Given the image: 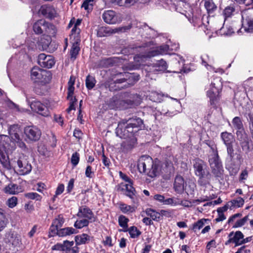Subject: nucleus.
I'll return each mask as SVG.
<instances>
[{
    "label": "nucleus",
    "instance_id": "f03ea898",
    "mask_svg": "<svg viewBox=\"0 0 253 253\" xmlns=\"http://www.w3.org/2000/svg\"><path fill=\"white\" fill-rule=\"evenodd\" d=\"M147 46H148L147 45ZM173 48H170L168 44H163L157 47H147L145 49L144 54H139L134 57V61L136 62V65H140L144 59L150 58L159 55L169 54V51L173 50Z\"/></svg>",
    "mask_w": 253,
    "mask_h": 253
},
{
    "label": "nucleus",
    "instance_id": "393cba45",
    "mask_svg": "<svg viewBox=\"0 0 253 253\" xmlns=\"http://www.w3.org/2000/svg\"><path fill=\"white\" fill-rule=\"evenodd\" d=\"M77 215L79 217H85L87 219L94 221V217L92 212L86 206H82L80 208Z\"/></svg>",
    "mask_w": 253,
    "mask_h": 253
},
{
    "label": "nucleus",
    "instance_id": "052dcab7",
    "mask_svg": "<svg viewBox=\"0 0 253 253\" xmlns=\"http://www.w3.org/2000/svg\"><path fill=\"white\" fill-rule=\"evenodd\" d=\"M221 30L223 31V34L227 36L231 35L234 32V29L231 26H227L226 27H223L221 29Z\"/></svg>",
    "mask_w": 253,
    "mask_h": 253
},
{
    "label": "nucleus",
    "instance_id": "e2e57ef3",
    "mask_svg": "<svg viewBox=\"0 0 253 253\" xmlns=\"http://www.w3.org/2000/svg\"><path fill=\"white\" fill-rule=\"evenodd\" d=\"M120 176L126 183H131L133 182L129 177L121 171L120 172Z\"/></svg>",
    "mask_w": 253,
    "mask_h": 253
},
{
    "label": "nucleus",
    "instance_id": "f3484780",
    "mask_svg": "<svg viewBox=\"0 0 253 253\" xmlns=\"http://www.w3.org/2000/svg\"><path fill=\"white\" fill-rule=\"evenodd\" d=\"M31 109L41 114V115L47 117L49 115L48 108L40 101H35L30 104Z\"/></svg>",
    "mask_w": 253,
    "mask_h": 253
},
{
    "label": "nucleus",
    "instance_id": "7c9ffc66",
    "mask_svg": "<svg viewBox=\"0 0 253 253\" xmlns=\"http://www.w3.org/2000/svg\"><path fill=\"white\" fill-rule=\"evenodd\" d=\"M76 233V230L72 227H66L62 229H59L57 233L55 232V236L58 235L59 237H64L69 236Z\"/></svg>",
    "mask_w": 253,
    "mask_h": 253
},
{
    "label": "nucleus",
    "instance_id": "4d7b16f0",
    "mask_svg": "<svg viewBox=\"0 0 253 253\" xmlns=\"http://www.w3.org/2000/svg\"><path fill=\"white\" fill-rule=\"evenodd\" d=\"M162 95L156 92H152L150 95V99L154 102H161Z\"/></svg>",
    "mask_w": 253,
    "mask_h": 253
},
{
    "label": "nucleus",
    "instance_id": "864d4df0",
    "mask_svg": "<svg viewBox=\"0 0 253 253\" xmlns=\"http://www.w3.org/2000/svg\"><path fill=\"white\" fill-rule=\"evenodd\" d=\"M25 196L32 200H36L37 201H40L42 199V197L37 193L35 192H30L25 194Z\"/></svg>",
    "mask_w": 253,
    "mask_h": 253
},
{
    "label": "nucleus",
    "instance_id": "49530a36",
    "mask_svg": "<svg viewBox=\"0 0 253 253\" xmlns=\"http://www.w3.org/2000/svg\"><path fill=\"white\" fill-rule=\"evenodd\" d=\"M127 231L128 232L130 237L132 238H137L141 234V232L135 226H131L127 228Z\"/></svg>",
    "mask_w": 253,
    "mask_h": 253
},
{
    "label": "nucleus",
    "instance_id": "b1692460",
    "mask_svg": "<svg viewBox=\"0 0 253 253\" xmlns=\"http://www.w3.org/2000/svg\"><path fill=\"white\" fill-rule=\"evenodd\" d=\"M133 127H116V134L117 136L121 138L126 139L128 137L133 135L132 128Z\"/></svg>",
    "mask_w": 253,
    "mask_h": 253
},
{
    "label": "nucleus",
    "instance_id": "1a4fd4ad",
    "mask_svg": "<svg viewBox=\"0 0 253 253\" xmlns=\"http://www.w3.org/2000/svg\"><path fill=\"white\" fill-rule=\"evenodd\" d=\"M18 169L17 170L21 175H24L29 173L32 170L31 165L28 161V157L26 156L22 155L20 156L17 161Z\"/></svg>",
    "mask_w": 253,
    "mask_h": 253
},
{
    "label": "nucleus",
    "instance_id": "a878e982",
    "mask_svg": "<svg viewBox=\"0 0 253 253\" xmlns=\"http://www.w3.org/2000/svg\"><path fill=\"white\" fill-rule=\"evenodd\" d=\"M202 63V65L205 66L207 69L210 71H213L214 72H218L219 71L222 72L221 69H215L212 67L211 64L213 63V60L210 58L209 55L207 54H204L201 56Z\"/></svg>",
    "mask_w": 253,
    "mask_h": 253
},
{
    "label": "nucleus",
    "instance_id": "09e8293b",
    "mask_svg": "<svg viewBox=\"0 0 253 253\" xmlns=\"http://www.w3.org/2000/svg\"><path fill=\"white\" fill-rule=\"evenodd\" d=\"M128 122V126H140L143 124V121L140 118L129 119Z\"/></svg>",
    "mask_w": 253,
    "mask_h": 253
},
{
    "label": "nucleus",
    "instance_id": "473e14b6",
    "mask_svg": "<svg viewBox=\"0 0 253 253\" xmlns=\"http://www.w3.org/2000/svg\"><path fill=\"white\" fill-rule=\"evenodd\" d=\"M152 67L154 68V71L164 72L167 70L168 65L165 61L161 59L153 64Z\"/></svg>",
    "mask_w": 253,
    "mask_h": 253
},
{
    "label": "nucleus",
    "instance_id": "774afa93",
    "mask_svg": "<svg viewBox=\"0 0 253 253\" xmlns=\"http://www.w3.org/2000/svg\"><path fill=\"white\" fill-rule=\"evenodd\" d=\"M138 2V0H126L123 3L126 7H130Z\"/></svg>",
    "mask_w": 253,
    "mask_h": 253
},
{
    "label": "nucleus",
    "instance_id": "c9c22d12",
    "mask_svg": "<svg viewBox=\"0 0 253 253\" xmlns=\"http://www.w3.org/2000/svg\"><path fill=\"white\" fill-rule=\"evenodd\" d=\"M221 137L226 147L233 145L234 139L231 133L226 132H222L221 133Z\"/></svg>",
    "mask_w": 253,
    "mask_h": 253
},
{
    "label": "nucleus",
    "instance_id": "79ce46f5",
    "mask_svg": "<svg viewBox=\"0 0 253 253\" xmlns=\"http://www.w3.org/2000/svg\"><path fill=\"white\" fill-rule=\"evenodd\" d=\"M146 213L148 216H149L152 220L158 221L161 219V215L160 213L155 211L149 209L146 210Z\"/></svg>",
    "mask_w": 253,
    "mask_h": 253
},
{
    "label": "nucleus",
    "instance_id": "c756f323",
    "mask_svg": "<svg viewBox=\"0 0 253 253\" xmlns=\"http://www.w3.org/2000/svg\"><path fill=\"white\" fill-rule=\"evenodd\" d=\"M74 242L73 241H65L64 252L66 253H78L79 252V248L77 245L74 246Z\"/></svg>",
    "mask_w": 253,
    "mask_h": 253
},
{
    "label": "nucleus",
    "instance_id": "aec40b11",
    "mask_svg": "<svg viewBox=\"0 0 253 253\" xmlns=\"http://www.w3.org/2000/svg\"><path fill=\"white\" fill-rule=\"evenodd\" d=\"M6 242L11 244L14 247L19 246L21 243L20 235L14 232H11L6 235Z\"/></svg>",
    "mask_w": 253,
    "mask_h": 253
},
{
    "label": "nucleus",
    "instance_id": "69168bd1",
    "mask_svg": "<svg viewBox=\"0 0 253 253\" xmlns=\"http://www.w3.org/2000/svg\"><path fill=\"white\" fill-rule=\"evenodd\" d=\"M75 180L74 178H71L68 184V186L67 187V191L68 193H70L74 188Z\"/></svg>",
    "mask_w": 253,
    "mask_h": 253
},
{
    "label": "nucleus",
    "instance_id": "a19ab883",
    "mask_svg": "<svg viewBox=\"0 0 253 253\" xmlns=\"http://www.w3.org/2000/svg\"><path fill=\"white\" fill-rule=\"evenodd\" d=\"M129 219L124 215H120L119 217L118 221L119 225L123 228V230H120V231L127 232L128 228L127 223Z\"/></svg>",
    "mask_w": 253,
    "mask_h": 253
},
{
    "label": "nucleus",
    "instance_id": "4468645a",
    "mask_svg": "<svg viewBox=\"0 0 253 253\" xmlns=\"http://www.w3.org/2000/svg\"><path fill=\"white\" fill-rule=\"evenodd\" d=\"M38 63L42 67L51 68L54 65L55 61L51 55L41 53L38 56Z\"/></svg>",
    "mask_w": 253,
    "mask_h": 253
},
{
    "label": "nucleus",
    "instance_id": "c03bdc74",
    "mask_svg": "<svg viewBox=\"0 0 253 253\" xmlns=\"http://www.w3.org/2000/svg\"><path fill=\"white\" fill-rule=\"evenodd\" d=\"M7 219L6 218L4 211L0 209V232L3 230L6 226Z\"/></svg>",
    "mask_w": 253,
    "mask_h": 253
},
{
    "label": "nucleus",
    "instance_id": "0eeeda50",
    "mask_svg": "<svg viewBox=\"0 0 253 253\" xmlns=\"http://www.w3.org/2000/svg\"><path fill=\"white\" fill-rule=\"evenodd\" d=\"M9 138L6 135H0V162L7 169L10 168V162L6 154V150L9 149L7 143Z\"/></svg>",
    "mask_w": 253,
    "mask_h": 253
},
{
    "label": "nucleus",
    "instance_id": "e433bc0d",
    "mask_svg": "<svg viewBox=\"0 0 253 253\" xmlns=\"http://www.w3.org/2000/svg\"><path fill=\"white\" fill-rule=\"evenodd\" d=\"M244 204V200L241 197H238L235 199L228 202L229 208L232 209L234 208H239L242 207Z\"/></svg>",
    "mask_w": 253,
    "mask_h": 253
},
{
    "label": "nucleus",
    "instance_id": "ddd939ff",
    "mask_svg": "<svg viewBox=\"0 0 253 253\" xmlns=\"http://www.w3.org/2000/svg\"><path fill=\"white\" fill-rule=\"evenodd\" d=\"M40 12L44 17L51 19L59 16L57 10L53 6L49 4L41 6Z\"/></svg>",
    "mask_w": 253,
    "mask_h": 253
},
{
    "label": "nucleus",
    "instance_id": "f257e3e1",
    "mask_svg": "<svg viewBox=\"0 0 253 253\" xmlns=\"http://www.w3.org/2000/svg\"><path fill=\"white\" fill-rule=\"evenodd\" d=\"M137 168L140 173H144L152 178L157 176L160 170L159 165L154 162L151 157L146 155L139 159Z\"/></svg>",
    "mask_w": 253,
    "mask_h": 253
},
{
    "label": "nucleus",
    "instance_id": "4be33fe9",
    "mask_svg": "<svg viewBox=\"0 0 253 253\" xmlns=\"http://www.w3.org/2000/svg\"><path fill=\"white\" fill-rule=\"evenodd\" d=\"M131 105V101L127 102L113 98L110 104V107L113 109H125L129 107Z\"/></svg>",
    "mask_w": 253,
    "mask_h": 253
},
{
    "label": "nucleus",
    "instance_id": "5701e85b",
    "mask_svg": "<svg viewBox=\"0 0 253 253\" xmlns=\"http://www.w3.org/2000/svg\"><path fill=\"white\" fill-rule=\"evenodd\" d=\"M228 159L234 165H239L241 163V156L240 154L235 153L233 148V145L227 146Z\"/></svg>",
    "mask_w": 253,
    "mask_h": 253
},
{
    "label": "nucleus",
    "instance_id": "412c9836",
    "mask_svg": "<svg viewBox=\"0 0 253 253\" xmlns=\"http://www.w3.org/2000/svg\"><path fill=\"white\" fill-rule=\"evenodd\" d=\"M81 23V20L80 19H78L75 23L72 20L68 26L69 28L73 26L70 37H71L72 38H74L76 41H79V37H80V33L81 31L78 26L80 25Z\"/></svg>",
    "mask_w": 253,
    "mask_h": 253
},
{
    "label": "nucleus",
    "instance_id": "72a5a7b5",
    "mask_svg": "<svg viewBox=\"0 0 253 253\" xmlns=\"http://www.w3.org/2000/svg\"><path fill=\"white\" fill-rule=\"evenodd\" d=\"M44 23L42 26V33L44 32L47 34H53L55 33V27L52 24L44 20Z\"/></svg>",
    "mask_w": 253,
    "mask_h": 253
},
{
    "label": "nucleus",
    "instance_id": "dca6fc26",
    "mask_svg": "<svg viewBox=\"0 0 253 253\" xmlns=\"http://www.w3.org/2000/svg\"><path fill=\"white\" fill-rule=\"evenodd\" d=\"M133 182L131 183H121L119 186V189L123 191L126 190V195L130 198L133 203H137V199L135 198V190L132 186Z\"/></svg>",
    "mask_w": 253,
    "mask_h": 253
},
{
    "label": "nucleus",
    "instance_id": "de8ad7c7",
    "mask_svg": "<svg viewBox=\"0 0 253 253\" xmlns=\"http://www.w3.org/2000/svg\"><path fill=\"white\" fill-rule=\"evenodd\" d=\"M96 80L95 78L91 76H87L85 80L86 86L88 89H91L95 86Z\"/></svg>",
    "mask_w": 253,
    "mask_h": 253
},
{
    "label": "nucleus",
    "instance_id": "2eb2a0df",
    "mask_svg": "<svg viewBox=\"0 0 253 253\" xmlns=\"http://www.w3.org/2000/svg\"><path fill=\"white\" fill-rule=\"evenodd\" d=\"M64 222V219L61 215H59L55 218L49 228L48 237H51L55 236V232L57 233L59 228L63 226Z\"/></svg>",
    "mask_w": 253,
    "mask_h": 253
},
{
    "label": "nucleus",
    "instance_id": "7ed1b4c3",
    "mask_svg": "<svg viewBox=\"0 0 253 253\" xmlns=\"http://www.w3.org/2000/svg\"><path fill=\"white\" fill-rule=\"evenodd\" d=\"M206 164L200 159L195 160L193 167L194 172L196 176L199 177L198 183L201 185H206L209 184L211 178V174L209 172H205Z\"/></svg>",
    "mask_w": 253,
    "mask_h": 253
},
{
    "label": "nucleus",
    "instance_id": "a18cd8bd",
    "mask_svg": "<svg viewBox=\"0 0 253 253\" xmlns=\"http://www.w3.org/2000/svg\"><path fill=\"white\" fill-rule=\"evenodd\" d=\"M44 19H40L34 24L33 30L36 34H40L42 33V26L44 23Z\"/></svg>",
    "mask_w": 253,
    "mask_h": 253
},
{
    "label": "nucleus",
    "instance_id": "6e6d98bb",
    "mask_svg": "<svg viewBox=\"0 0 253 253\" xmlns=\"http://www.w3.org/2000/svg\"><path fill=\"white\" fill-rule=\"evenodd\" d=\"M248 216H246L243 218L237 220L233 225V228H238L243 226L248 220Z\"/></svg>",
    "mask_w": 253,
    "mask_h": 253
},
{
    "label": "nucleus",
    "instance_id": "6ab92c4d",
    "mask_svg": "<svg viewBox=\"0 0 253 253\" xmlns=\"http://www.w3.org/2000/svg\"><path fill=\"white\" fill-rule=\"evenodd\" d=\"M126 140L123 141L121 144L122 150L127 153L129 151L133 149L136 144V138L134 135L128 137Z\"/></svg>",
    "mask_w": 253,
    "mask_h": 253
},
{
    "label": "nucleus",
    "instance_id": "cd10ccee",
    "mask_svg": "<svg viewBox=\"0 0 253 253\" xmlns=\"http://www.w3.org/2000/svg\"><path fill=\"white\" fill-rule=\"evenodd\" d=\"M15 128L16 127H9V129H8V133L11 136L12 139H14L15 141L17 140L16 141L17 146L22 149H24L26 148L25 144L20 140L19 134L16 132H14L15 130L13 128Z\"/></svg>",
    "mask_w": 253,
    "mask_h": 253
},
{
    "label": "nucleus",
    "instance_id": "bf43d9fd",
    "mask_svg": "<svg viewBox=\"0 0 253 253\" xmlns=\"http://www.w3.org/2000/svg\"><path fill=\"white\" fill-rule=\"evenodd\" d=\"M17 204V198L16 197L13 196L8 199L7 201V205L8 207L13 208L15 207Z\"/></svg>",
    "mask_w": 253,
    "mask_h": 253
},
{
    "label": "nucleus",
    "instance_id": "9b49d317",
    "mask_svg": "<svg viewBox=\"0 0 253 253\" xmlns=\"http://www.w3.org/2000/svg\"><path fill=\"white\" fill-rule=\"evenodd\" d=\"M130 28V26H125L112 29L108 27H100L97 29V35L99 37H106L113 33L124 32Z\"/></svg>",
    "mask_w": 253,
    "mask_h": 253
},
{
    "label": "nucleus",
    "instance_id": "58836bf2",
    "mask_svg": "<svg viewBox=\"0 0 253 253\" xmlns=\"http://www.w3.org/2000/svg\"><path fill=\"white\" fill-rule=\"evenodd\" d=\"M244 237V236L243 234L240 231H238L235 233H234L232 238L233 240V243L235 244V246H238L242 245V240Z\"/></svg>",
    "mask_w": 253,
    "mask_h": 253
},
{
    "label": "nucleus",
    "instance_id": "c85d7f7f",
    "mask_svg": "<svg viewBox=\"0 0 253 253\" xmlns=\"http://www.w3.org/2000/svg\"><path fill=\"white\" fill-rule=\"evenodd\" d=\"M184 179L181 176H176L174 183V188L177 193H181L184 189Z\"/></svg>",
    "mask_w": 253,
    "mask_h": 253
},
{
    "label": "nucleus",
    "instance_id": "bb28decb",
    "mask_svg": "<svg viewBox=\"0 0 253 253\" xmlns=\"http://www.w3.org/2000/svg\"><path fill=\"white\" fill-rule=\"evenodd\" d=\"M70 42L72 44V46L70 51L71 58L74 60L76 58L77 55L78 54L80 47L79 46V43L81 40L80 37H79V41H76L74 38L70 37Z\"/></svg>",
    "mask_w": 253,
    "mask_h": 253
},
{
    "label": "nucleus",
    "instance_id": "39448f33",
    "mask_svg": "<svg viewBox=\"0 0 253 253\" xmlns=\"http://www.w3.org/2000/svg\"><path fill=\"white\" fill-rule=\"evenodd\" d=\"M242 18V28L238 31L241 33H251L253 31V8L243 10L241 12Z\"/></svg>",
    "mask_w": 253,
    "mask_h": 253
},
{
    "label": "nucleus",
    "instance_id": "5fc2aeb1",
    "mask_svg": "<svg viewBox=\"0 0 253 253\" xmlns=\"http://www.w3.org/2000/svg\"><path fill=\"white\" fill-rule=\"evenodd\" d=\"M79 160V154L77 152L73 153L71 157V162L74 167H76L78 164Z\"/></svg>",
    "mask_w": 253,
    "mask_h": 253
},
{
    "label": "nucleus",
    "instance_id": "6e6552de",
    "mask_svg": "<svg viewBox=\"0 0 253 253\" xmlns=\"http://www.w3.org/2000/svg\"><path fill=\"white\" fill-rule=\"evenodd\" d=\"M209 162L212 173L215 177H220L222 174L223 169L217 153L213 152V154L210 155Z\"/></svg>",
    "mask_w": 253,
    "mask_h": 253
},
{
    "label": "nucleus",
    "instance_id": "423d86ee",
    "mask_svg": "<svg viewBox=\"0 0 253 253\" xmlns=\"http://www.w3.org/2000/svg\"><path fill=\"white\" fill-rule=\"evenodd\" d=\"M221 83L219 78L215 79L214 82L211 83L207 94L210 98V103L211 105H215L219 100V93L221 89Z\"/></svg>",
    "mask_w": 253,
    "mask_h": 253
},
{
    "label": "nucleus",
    "instance_id": "0e129e2a",
    "mask_svg": "<svg viewBox=\"0 0 253 253\" xmlns=\"http://www.w3.org/2000/svg\"><path fill=\"white\" fill-rule=\"evenodd\" d=\"M232 123L235 126H243L240 118L238 117H235L233 119Z\"/></svg>",
    "mask_w": 253,
    "mask_h": 253
},
{
    "label": "nucleus",
    "instance_id": "f704fd0d",
    "mask_svg": "<svg viewBox=\"0 0 253 253\" xmlns=\"http://www.w3.org/2000/svg\"><path fill=\"white\" fill-rule=\"evenodd\" d=\"M204 6L207 9L208 13H211L217 8V6L213 1V0H203Z\"/></svg>",
    "mask_w": 253,
    "mask_h": 253
},
{
    "label": "nucleus",
    "instance_id": "603ef678",
    "mask_svg": "<svg viewBox=\"0 0 253 253\" xmlns=\"http://www.w3.org/2000/svg\"><path fill=\"white\" fill-rule=\"evenodd\" d=\"M207 219L204 218L198 220L197 222L194 224L193 229L195 232H196L197 230H199L203 227Z\"/></svg>",
    "mask_w": 253,
    "mask_h": 253
},
{
    "label": "nucleus",
    "instance_id": "680f3d73",
    "mask_svg": "<svg viewBox=\"0 0 253 253\" xmlns=\"http://www.w3.org/2000/svg\"><path fill=\"white\" fill-rule=\"evenodd\" d=\"M65 248V241L63 242V244L57 243L54 246H52L51 248L52 250L53 251H64Z\"/></svg>",
    "mask_w": 253,
    "mask_h": 253
},
{
    "label": "nucleus",
    "instance_id": "13d9d810",
    "mask_svg": "<svg viewBox=\"0 0 253 253\" xmlns=\"http://www.w3.org/2000/svg\"><path fill=\"white\" fill-rule=\"evenodd\" d=\"M94 1H90L89 0H85L82 4V7L84 8L85 10L89 11L92 10Z\"/></svg>",
    "mask_w": 253,
    "mask_h": 253
},
{
    "label": "nucleus",
    "instance_id": "a211bd4d",
    "mask_svg": "<svg viewBox=\"0 0 253 253\" xmlns=\"http://www.w3.org/2000/svg\"><path fill=\"white\" fill-rule=\"evenodd\" d=\"M24 132L28 138L34 141L38 140L42 134L38 127H25Z\"/></svg>",
    "mask_w": 253,
    "mask_h": 253
},
{
    "label": "nucleus",
    "instance_id": "9d476101",
    "mask_svg": "<svg viewBox=\"0 0 253 253\" xmlns=\"http://www.w3.org/2000/svg\"><path fill=\"white\" fill-rule=\"evenodd\" d=\"M75 78L73 76H71L69 81L68 82V96L67 98L70 101V106L67 109V111L69 112L72 110L75 109V105L76 104L77 99L73 96L74 92V84Z\"/></svg>",
    "mask_w": 253,
    "mask_h": 253
},
{
    "label": "nucleus",
    "instance_id": "f8f14e48",
    "mask_svg": "<svg viewBox=\"0 0 253 253\" xmlns=\"http://www.w3.org/2000/svg\"><path fill=\"white\" fill-rule=\"evenodd\" d=\"M102 18L104 21L109 24H115L122 21V17L120 14H116L114 11L111 10L104 11Z\"/></svg>",
    "mask_w": 253,
    "mask_h": 253
},
{
    "label": "nucleus",
    "instance_id": "37998d69",
    "mask_svg": "<svg viewBox=\"0 0 253 253\" xmlns=\"http://www.w3.org/2000/svg\"><path fill=\"white\" fill-rule=\"evenodd\" d=\"M195 188L196 185L195 183L192 180H189L186 182L184 190H185L188 194H192Z\"/></svg>",
    "mask_w": 253,
    "mask_h": 253
},
{
    "label": "nucleus",
    "instance_id": "8fccbe9b",
    "mask_svg": "<svg viewBox=\"0 0 253 253\" xmlns=\"http://www.w3.org/2000/svg\"><path fill=\"white\" fill-rule=\"evenodd\" d=\"M235 12V8L233 6H228L224 9L223 14L225 19L227 18L231 17Z\"/></svg>",
    "mask_w": 253,
    "mask_h": 253
},
{
    "label": "nucleus",
    "instance_id": "20e7f679",
    "mask_svg": "<svg viewBox=\"0 0 253 253\" xmlns=\"http://www.w3.org/2000/svg\"><path fill=\"white\" fill-rule=\"evenodd\" d=\"M31 77L35 82L42 85L48 84L51 79V74L49 71L36 67L31 70Z\"/></svg>",
    "mask_w": 253,
    "mask_h": 253
},
{
    "label": "nucleus",
    "instance_id": "4c0bfd02",
    "mask_svg": "<svg viewBox=\"0 0 253 253\" xmlns=\"http://www.w3.org/2000/svg\"><path fill=\"white\" fill-rule=\"evenodd\" d=\"M90 239V236L86 234H82L75 237L76 244L81 245L88 243Z\"/></svg>",
    "mask_w": 253,
    "mask_h": 253
},
{
    "label": "nucleus",
    "instance_id": "ea45409f",
    "mask_svg": "<svg viewBox=\"0 0 253 253\" xmlns=\"http://www.w3.org/2000/svg\"><path fill=\"white\" fill-rule=\"evenodd\" d=\"M120 210L124 213H129L135 211L136 207L133 206L127 205L124 203L119 204Z\"/></svg>",
    "mask_w": 253,
    "mask_h": 253
},
{
    "label": "nucleus",
    "instance_id": "338daca9",
    "mask_svg": "<svg viewBox=\"0 0 253 253\" xmlns=\"http://www.w3.org/2000/svg\"><path fill=\"white\" fill-rule=\"evenodd\" d=\"M64 190V185L63 184H59L55 191V196L61 194Z\"/></svg>",
    "mask_w": 253,
    "mask_h": 253
},
{
    "label": "nucleus",
    "instance_id": "2f4dec72",
    "mask_svg": "<svg viewBox=\"0 0 253 253\" xmlns=\"http://www.w3.org/2000/svg\"><path fill=\"white\" fill-rule=\"evenodd\" d=\"M6 193L11 194H18L22 191V188L20 186L14 184H10L5 188Z\"/></svg>",
    "mask_w": 253,
    "mask_h": 253
},
{
    "label": "nucleus",
    "instance_id": "3c124183",
    "mask_svg": "<svg viewBox=\"0 0 253 253\" xmlns=\"http://www.w3.org/2000/svg\"><path fill=\"white\" fill-rule=\"evenodd\" d=\"M88 220L86 219L77 220L74 223V226L79 229L86 226L89 223Z\"/></svg>",
    "mask_w": 253,
    "mask_h": 253
}]
</instances>
